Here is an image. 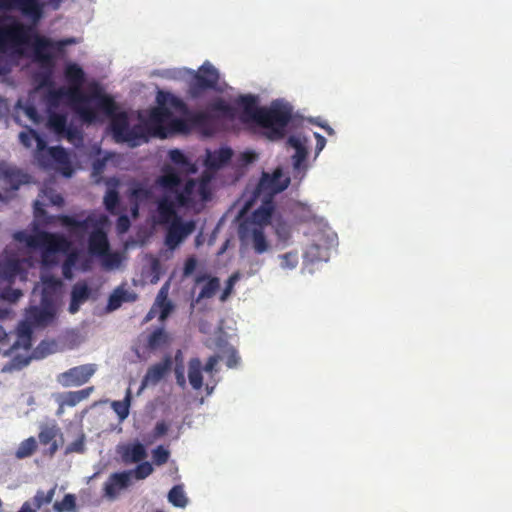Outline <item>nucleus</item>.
Masks as SVG:
<instances>
[{
	"instance_id": "f257e3e1",
	"label": "nucleus",
	"mask_w": 512,
	"mask_h": 512,
	"mask_svg": "<svg viewBox=\"0 0 512 512\" xmlns=\"http://www.w3.org/2000/svg\"><path fill=\"white\" fill-rule=\"evenodd\" d=\"M156 184L163 190L164 196L158 202V211L162 218L169 219L176 215V208L186 207L193 202L196 181L188 179L180 188L181 177L171 168L163 169V174L156 180Z\"/></svg>"
},
{
	"instance_id": "f03ea898",
	"label": "nucleus",
	"mask_w": 512,
	"mask_h": 512,
	"mask_svg": "<svg viewBox=\"0 0 512 512\" xmlns=\"http://www.w3.org/2000/svg\"><path fill=\"white\" fill-rule=\"evenodd\" d=\"M156 100L158 106L150 110L145 124L142 125L145 128L146 141H148V136L167 137L168 122L171 118L169 108L182 114L188 113L186 103L170 92L158 91Z\"/></svg>"
},
{
	"instance_id": "7ed1b4c3",
	"label": "nucleus",
	"mask_w": 512,
	"mask_h": 512,
	"mask_svg": "<svg viewBox=\"0 0 512 512\" xmlns=\"http://www.w3.org/2000/svg\"><path fill=\"white\" fill-rule=\"evenodd\" d=\"M292 116L293 108L290 104L275 100L269 107H263L257 125L266 130L268 139L281 140L285 137Z\"/></svg>"
},
{
	"instance_id": "20e7f679",
	"label": "nucleus",
	"mask_w": 512,
	"mask_h": 512,
	"mask_svg": "<svg viewBox=\"0 0 512 512\" xmlns=\"http://www.w3.org/2000/svg\"><path fill=\"white\" fill-rule=\"evenodd\" d=\"M4 259V261H0V298L14 303L23 295L20 289L12 287L17 277L25 278L22 263L34 260L35 258Z\"/></svg>"
},
{
	"instance_id": "39448f33",
	"label": "nucleus",
	"mask_w": 512,
	"mask_h": 512,
	"mask_svg": "<svg viewBox=\"0 0 512 512\" xmlns=\"http://www.w3.org/2000/svg\"><path fill=\"white\" fill-rule=\"evenodd\" d=\"M75 92L76 91L74 89H67L66 87L50 89L46 95V102L49 110L52 108H58L61 101L66 98L69 100L73 110L79 115L83 122L92 123L96 121V110L82 102L77 96H75Z\"/></svg>"
},
{
	"instance_id": "423d86ee",
	"label": "nucleus",
	"mask_w": 512,
	"mask_h": 512,
	"mask_svg": "<svg viewBox=\"0 0 512 512\" xmlns=\"http://www.w3.org/2000/svg\"><path fill=\"white\" fill-rule=\"evenodd\" d=\"M110 129L117 143H127L130 147H136L142 142H146L145 128L140 124L130 127L125 112H120L112 117Z\"/></svg>"
},
{
	"instance_id": "0eeeda50",
	"label": "nucleus",
	"mask_w": 512,
	"mask_h": 512,
	"mask_svg": "<svg viewBox=\"0 0 512 512\" xmlns=\"http://www.w3.org/2000/svg\"><path fill=\"white\" fill-rule=\"evenodd\" d=\"M32 27L26 26L10 16H0V52H6L26 44L29 40V33Z\"/></svg>"
},
{
	"instance_id": "6e6552de",
	"label": "nucleus",
	"mask_w": 512,
	"mask_h": 512,
	"mask_svg": "<svg viewBox=\"0 0 512 512\" xmlns=\"http://www.w3.org/2000/svg\"><path fill=\"white\" fill-rule=\"evenodd\" d=\"M217 69L209 62H205L193 74L188 84V94L192 99H199L204 92L215 90L219 82Z\"/></svg>"
},
{
	"instance_id": "1a4fd4ad",
	"label": "nucleus",
	"mask_w": 512,
	"mask_h": 512,
	"mask_svg": "<svg viewBox=\"0 0 512 512\" xmlns=\"http://www.w3.org/2000/svg\"><path fill=\"white\" fill-rule=\"evenodd\" d=\"M71 242L66 236L59 233L47 231H38V248L42 252L41 256H53L58 253L63 256H79L76 252H70Z\"/></svg>"
},
{
	"instance_id": "9d476101",
	"label": "nucleus",
	"mask_w": 512,
	"mask_h": 512,
	"mask_svg": "<svg viewBox=\"0 0 512 512\" xmlns=\"http://www.w3.org/2000/svg\"><path fill=\"white\" fill-rule=\"evenodd\" d=\"M109 225L106 215H100L98 225L90 232L87 240L88 256H120L110 252V243L105 228Z\"/></svg>"
},
{
	"instance_id": "9b49d317",
	"label": "nucleus",
	"mask_w": 512,
	"mask_h": 512,
	"mask_svg": "<svg viewBox=\"0 0 512 512\" xmlns=\"http://www.w3.org/2000/svg\"><path fill=\"white\" fill-rule=\"evenodd\" d=\"M44 9L45 3L41 0H0V11H18L33 23L42 19Z\"/></svg>"
},
{
	"instance_id": "f8f14e48",
	"label": "nucleus",
	"mask_w": 512,
	"mask_h": 512,
	"mask_svg": "<svg viewBox=\"0 0 512 512\" xmlns=\"http://www.w3.org/2000/svg\"><path fill=\"white\" fill-rule=\"evenodd\" d=\"M272 218L271 207H260L254 211L252 219H246L239 225L238 235L243 244L249 245L252 237L261 229L262 223H268Z\"/></svg>"
},
{
	"instance_id": "ddd939ff",
	"label": "nucleus",
	"mask_w": 512,
	"mask_h": 512,
	"mask_svg": "<svg viewBox=\"0 0 512 512\" xmlns=\"http://www.w3.org/2000/svg\"><path fill=\"white\" fill-rule=\"evenodd\" d=\"M38 248V231L34 234L19 230L12 234V241L4 249L2 256H22Z\"/></svg>"
},
{
	"instance_id": "4468645a",
	"label": "nucleus",
	"mask_w": 512,
	"mask_h": 512,
	"mask_svg": "<svg viewBox=\"0 0 512 512\" xmlns=\"http://www.w3.org/2000/svg\"><path fill=\"white\" fill-rule=\"evenodd\" d=\"M36 159L39 165L43 168L50 167L52 162H54L59 165V168L64 176L70 177L72 175L73 169L71 167L69 156L66 150L61 146L48 148L47 144L45 143L42 156L40 157L39 155H36Z\"/></svg>"
},
{
	"instance_id": "2eb2a0df",
	"label": "nucleus",
	"mask_w": 512,
	"mask_h": 512,
	"mask_svg": "<svg viewBox=\"0 0 512 512\" xmlns=\"http://www.w3.org/2000/svg\"><path fill=\"white\" fill-rule=\"evenodd\" d=\"M95 364H84L72 367L57 376V382L63 387L81 386L95 374Z\"/></svg>"
},
{
	"instance_id": "dca6fc26",
	"label": "nucleus",
	"mask_w": 512,
	"mask_h": 512,
	"mask_svg": "<svg viewBox=\"0 0 512 512\" xmlns=\"http://www.w3.org/2000/svg\"><path fill=\"white\" fill-rule=\"evenodd\" d=\"M188 119L170 118L168 122L167 136L173 133H188L192 127H205L211 121V115L207 112H189Z\"/></svg>"
},
{
	"instance_id": "f3484780",
	"label": "nucleus",
	"mask_w": 512,
	"mask_h": 512,
	"mask_svg": "<svg viewBox=\"0 0 512 512\" xmlns=\"http://www.w3.org/2000/svg\"><path fill=\"white\" fill-rule=\"evenodd\" d=\"M290 183V179L283 177L281 169H276L271 175L263 173L260 181L255 189V195L261 194L274 195L284 191Z\"/></svg>"
},
{
	"instance_id": "a211bd4d",
	"label": "nucleus",
	"mask_w": 512,
	"mask_h": 512,
	"mask_svg": "<svg viewBox=\"0 0 512 512\" xmlns=\"http://www.w3.org/2000/svg\"><path fill=\"white\" fill-rule=\"evenodd\" d=\"M195 229L196 225L194 221H183L181 218H175L168 227L166 234V244L170 248H175L185 238L192 234Z\"/></svg>"
},
{
	"instance_id": "6ab92c4d",
	"label": "nucleus",
	"mask_w": 512,
	"mask_h": 512,
	"mask_svg": "<svg viewBox=\"0 0 512 512\" xmlns=\"http://www.w3.org/2000/svg\"><path fill=\"white\" fill-rule=\"evenodd\" d=\"M57 219L61 225L67 227L71 233L77 236H82L85 232H87V230L91 229L92 231L98 225L100 216L89 214L84 219H78L77 217L71 215H58Z\"/></svg>"
},
{
	"instance_id": "aec40b11",
	"label": "nucleus",
	"mask_w": 512,
	"mask_h": 512,
	"mask_svg": "<svg viewBox=\"0 0 512 512\" xmlns=\"http://www.w3.org/2000/svg\"><path fill=\"white\" fill-rule=\"evenodd\" d=\"M63 282L60 278L53 275L42 274L41 276V303L55 305L60 297Z\"/></svg>"
},
{
	"instance_id": "412c9836",
	"label": "nucleus",
	"mask_w": 512,
	"mask_h": 512,
	"mask_svg": "<svg viewBox=\"0 0 512 512\" xmlns=\"http://www.w3.org/2000/svg\"><path fill=\"white\" fill-rule=\"evenodd\" d=\"M0 182L5 191H17L30 182V176L19 168L5 166L0 168Z\"/></svg>"
},
{
	"instance_id": "4be33fe9",
	"label": "nucleus",
	"mask_w": 512,
	"mask_h": 512,
	"mask_svg": "<svg viewBox=\"0 0 512 512\" xmlns=\"http://www.w3.org/2000/svg\"><path fill=\"white\" fill-rule=\"evenodd\" d=\"M64 76L69 84L67 89H74L76 91L75 96L88 105L89 97L82 91V86L85 82L83 69L76 63H70L65 67Z\"/></svg>"
},
{
	"instance_id": "5701e85b",
	"label": "nucleus",
	"mask_w": 512,
	"mask_h": 512,
	"mask_svg": "<svg viewBox=\"0 0 512 512\" xmlns=\"http://www.w3.org/2000/svg\"><path fill=\"white\" fill-rule=\"evenodd\" d=\"M57 307L40 302V306H32L27 310L26 317L35 327H46L54 322Z\"/></svg>"
},
{
	"instance_id": "b1692460",
	"label": "nucleus",
	"mask_w": 512,
	"mask_h": 512,
	"mask_svg": "<svg viewBox=\"0 0 512 512\" xmlns=\"http://www.w3.org/2000/svg\"><path fill=\"white\" fill-rule=\"evenodd\" d=\"M172 358L170 355L164 356L162 361L153 364L147 369L145 376L142 379L140 389H144L149 385L158 384L171 370Z\"/></svg>"
},
{
	"instance_id": "393cba45",
	"label": "nucleus",
	"mask_w": 512,
	"mask_h": 512,
	"mask_svg": "<svg viewBox=\"0 0 512 512\" xmlns=\"http://www.w3.org/2000/svg\"><path fill=\"white\" fill-rule=\"evenodd\" d=\"M50 49L55 50L54 41L47 37L35 34L33 43L35 60L43 66L51 67L53 65V56L49 52Z\"/></svg>"
},
{
	"instance_id": "a878e982",
	"label": "nucleus",
	"mask_w": 512,
	"mask_h": 512,
	"mask_svg": "<svg viewBox=\"0 0 512 512\" xmlns=\"http://www.w3.org/2000/svg\"><path fill=\"white\" fill-rule=\"evenodd\" d=\"M132 471L112 473L104 483L105 495L114 499L120 490L127 488L131 483Z\"/></svg>"
},
{
	"instance_id": "bb28decb",
	"label": "nucleus",
	"mask_w": 512,
	"mask_h": 512,
	"mask_svg": "<svg viewBox=\"0 0 512 512\" xmlns=\"http://www.w3.org/2000/svg\"><path fill=\"white\" fill-rule=\"evenodd\" d=\"M201 283H203V286L195 299L196 303H199L203 299L213 298L220 289V279L208 273H200L195 277V284L198 285Z\"/></svg>"
},
{
	"instance_id": "cd10ccee",
	"label": "nucleus",
	"mask_w": 512,
	"mask_h": 512,
	"mask_svg": "<svg viewBox=\"0 0 512 512\" xmlns=\"http://www.w3.org/2000/svg\"><path fill=\"white\" fill-rule=\"evenodd\" d=\"M117 453L125 464L139 463L147 456L146 449L140 442L120 445Z\"/></svg>"
},
{
	"instance_id": "c85d7f7f",
	"label": "nucleus",
	"mask_w": 512,
	"mask_h": 512,
	"mask_svg": "<svg viewBox=\"0 0 512 512\" xmlns=\"http://www.w3.org/2000/svg\"><path fill=\"white\" fill-rule=\"evenodd\" d=\"M90 101H94L96 104V108L109 116L111 119L114 115H116L117 105L112 97L102 93L101 89L98 86L92 90V92L88 95Z\"/></svg>"
},
{
	"instance_id": "c756f323",
	"label": "nucleus",
	"mask_w": 512,
	"mask_h": 512,
	"mask_svg": "<svg viewBox=\"0 0 512 512\" xmlns=\"http://www.w3.org/2000/svg\"><path fill=\"white\" fill-rule=\"evenodd\" d=\"M91 288L85 281H78L72 286L71 299L68 311L75 314L79 311L82 304H84L91 296Z\"/></svg>"
},
{
	"instance_id": "7c9ffc66",
	"label": "nucleus",
	"mask_w": 512,
	"mask_h": 512,
	"mask_svg": "<svg viewBox=\"0 0 512 512\" xmlns=\"http://www.w3.org/2000/svg\"><path fill=\"white\" fill-rule=\"evenodd\" d=\"M236 104L243 111V120H251L256 124L259 121L263 107L257 106V97L254 95H242L236 100Z\"/></svg>"
},
{
	"instance_id": "2f4dec72",
	"label": "nucleus",
	"mask_w": 512,
	"mask_h": 512,
	"mask_svg": "<svg viewBox=\"0 0 512 512\" xmlns=\"http://www.w3.org/2000/svg\"><path fill=\"white\" fill-rule=\"evenodd\" d=\"M165 273L161 258H150L149 263L142 268L141 277L145 282L156 284Z\"/></svg>"
},
{
	"instance_id": "473e14b6",
	"label": "nucleus",
	"mask_w": 512,
	"mask_h": 512,
	"mask_svg": "<svg viewBox=\"0 0 512 512\" xmlns=\"http://www.w3.org/2000/svg\"><path fill=\"white\" fill-rule=\"evenodd\" d=\"M207 113L211 115V119L213 117H221L225 119L233 120L236 115V109L228 104L224 99L217 98L210 102L207 107Z\"/></svg>"
},
{
	"instance_id": "72a5a7b5",
	"label": "nucleus",
	"mask_w": 512,
	"mask_h": 512,
	"mask_svg": "<svg viewBox=\"0 0 512 512\" xmlns=\"http://www.w3.org/2000/svg\"><path fill=\"white\" fill-rule=\"evenodd\" d=\"M233 152L230 148H220L214 152H208L205 160L207 168L217 170L226 165L232 158Z\"/></svg>"
},
{
	"instance_id": "f704fd0d",
	"label": "nucleus",
	"mask_w": 512,
	"mask_h": 512,
	"mask_svg": "<svg viewBox=\"0 0 512 512\" xmlns=\"http://www.w3.org/2000/svg\"><path fill=\"white\" fill-rule=\"evenodd\" d=\"M287 143L289 146L295 149V154L293 155L294 166L300 167L308 155V139L300 135H292L288 138Z\"/></svg>"
},
{
	"instance_id": "c9c22d12",
	"label": "nucleus",
	"mask_w": 512,
	"mask_h": 512,
	"mask_svg": "<svg viewBox=\"0 0 512 512\" xmlns=\"http://www.w3.org/2000/svg\"><path fill=\"white\" fill-rule=\"evenodd\" d=\"M137 299V294L130 292L123 286H119L111 293L107 303V310L114 311L118 309L124 302H134Z\"/></svg>"
},
{
	"instance_id": "e433bc0d",
	"label": "nucleus",
	"mask_w": 512,
	"mask_h": 512,
	"mask_svg": "<svg viewBox=\"0 0 512 512\" xmlns=\"http://www.w3.org/2000/svg\"><path fill=\"white\" fill-rule=\"evenodd\" d=\"M33 327H35L34 324L26 317L18 326V339L11 348L18 349L23 346L25 350H29L32 346Z\"/></svg>"
},
{
	"instance_id": "4c0bfd02",
	"label": "nucleus",
	"mask_w": 512,
	"mask_h": 512,
	"mask_svg": "<svg viewBox=\"0 0 512 512\" xmlns=\"http://www.w3.org/2000/svg\"><path fill=\"white\" fill-rule=\"evenodd\" d=\"M19 140L23 144V146L27 148L32 147L33 142H36L37 149L35 152V156H42L43 148H45V140L36 130L27 127V130L20 132Z\"/></svg>"
},
{
	"instance_id": "58836bf2",
	"label": "nucleus",
	"mask_w": 512,
	"mask_h": 512,
	"mask_svg": "<svg viewBox=\"0 0 512 512\" xmlns=\"http://www.w3.org/2000/svg\"><path fill=\"white\" fill-rule=\"evenodd\" d=\"M202 362L199 358H191L188 362V380L194 390L203 387Z\"/></svg>"
},
{
	"instance_id": "ea45409f",
	"label": "nucleus",
	"mask_w": 512,
	"mask_h": 512,
	"mask_svg": "<svg viewBox=\"0 0 512 512\" xmlns=\"http://www.w3.org/2000/svg\"><path fill=\"white\" fill-rule=\"evenodd\" d=\"M169 287V282H166L160 288L155 301V305L160 308L159 319L161 321L165 320L174 308L172 302L168 299Z\"/></svg>"
},
{
	"instance_id": "a19ab883",
	"label": "nucleus",
	"mask_w": 512,
	"mask_h": 512,
	"mask_svg": "<svg viewBox=\"0 0 512 512\" xmlns=\"http://www.w3.org/2000/svg\"><path fill=\"white\" fill-rule=\"evenodd\" d=\"M58 434H59V428H57L55 425H53V426H43L38 435L39 441L42 445L50 444L49 454L51 456H53L59 448V446L55 440V438L57 437Z\"/></svg>"
},
{
	"instance_id": "79ce46f5",
	"label": "nucleus",
	"mask_w": 512,
	"mask_h": 512,
	"mask_svg": "<svg viewBox=\"0 0 512 512\" xmlns=\"http://www.w3.org/2000/svg\"><path fill=\"white\" fill-rule=\"evenodd\" d=\"M169 343V334L163 328H157L148 336L147 348L155 351L167 346Z\"/></svg>"
},
{
	"instance_id": "37998d69",
	"label": "nucleus",
	"mask_w": 512,
	"mask_h": 512,
	"mask_svg": "<svg viewBox=\"0 0 512 512\" xmlns=\"http://www.w3.org/2000/svg\"><path fill=\"white\" fill-rule=\"evenodd\" d=\"M67 125L68 124H67V115L66 114L49 111L48 119H47V126L56 135L62 136L63 131L66 130Z\"/></svg>"
},
{
	"instance_id": "c03bdc74",
	"label": "nucleus",
	"mask_w": 512,
	"mask_h": 512,
	"mask_svg": "<svg viewBox=\"0 0 512 512\" xmlns=\"http://www.w3.org/2000/svg\"><path fill=\"white\" fill-rule=\"evenodd\" d=\"M93 390V387H87L82 390L67 392L61 401V408L64 406L73 407L77 405L81 401L87 399Z\"/></svg>"
},
{
	"instance_id": "a18cd8bd",
	"label": "nucleus",
	"mask_w": 512,
	"mask_h": 512,
	"mask_svg": "<svg viewBox=\"0 0 512 512\" xmlns=\"http://www.w3.org/2000/svg\"><path fill=\"white\" fill-rule=\"evenodd\" d=\"M126 258H85L83 263L84 269H87L94 260H98L101 268L105 271H112L120 269L123 265V260Z\"/></svg>"
},
{
	"instance_id": "49530a36",
	"label": "nucleus",
	"mask_w": 512,
	"mask_h": 512,
	"mask_svg": "<svg viewBox=\"0 0 512 512\" xmlns=\"http://www.w3.org/2000/svg\"><path fill=\"white\" fill-rule=\"evenodd\" d=\"M131 399H132L131 390L127 389L126 395L122 401L112 402V408H113L114 412L118 415V417L121 421L126 419L129 415Z\"/></svg>"
},
{
	"instance_id": "de8ad7c7",
	"label": "nucleus",
	"mask_w": 512,
	"mask_h": 512,
	"mask_svg": "<svg viewBox=\"0 0 512 512\" xmlns=\"http://www.w3.org/2000/svg\"><path fill=\"white\" fill-rule=\"evenodd\" d=\"M168 501L175 507L183 508L187 505L188 499L181 485H175L168 493Z\"/></svg>"
},
{
	"instance_id": "09e8293b",
	"label": "nucleus",
	"mask_w": 512,
	"mask_h": 512,
	"mask_svg": "<svg viewBox=\"0 0 512 512\" xmlns=\"http://www.w3.org/2000/svg\"><path fill=\"white\" fill-rule=\"evenodd\" d=\"M56 485H54L48 492L38 490L33 497L32 505L36 510L40 509L43 505L50 504L54 498Z\"/></svg>"
},
{
	"instance_id": "8fccbe9b",
	"label": "nucleus",
	"mask_w": 512,
	"mask_h": 512,
	"mask_svg": "<svg viewBox=\"0 0 512 512\" xmlns=\"http://www.w3.org/2000/svg\"><path fill=\"white\" fill-rule=\"evenodd\" d=\"M272 225L275 229L277 236L281 240L289 239L291 235V225L284 220L281 216L273 218Z\"/></svg>"
},
{
	"instance_id": "3c124183",
	"label": "nucleus",
	"mask_w": 512,
	"mask_h": 512,
	"mask_svg": "<svg viewBox=\"0 0 512 512\" xmlns=\"http://www.w3.org/2000/svg\"><path fill=\"white\" fill-rule=\"evenodd\" d=\"M37 448V443L34 437H29L28 439L22 441L19 447L16 450V457L18 459H23L31 456Z\"/></svg>"
},
{
	"instance_id": "603ef678",
	"label": "nucleus",
	"mask_w": 512,
	"mask_h": 512,
	"mask_svg": "<svg viewBox=\"0 0 512 512\" xmlns=\"http://www.w3.org/2000/svg\"><path fill=\"white\" fill-rule=\"evenodd\" d=\"M53 508L56 512H70L76 508V498L73 494H66L60 502H55Z\"/></svg>"
},
{
	"instance_id": "864d4df0",
	"label": "nucleus",
	"mask_w": 512,
	"mask_h": 512,
	"mask_svg": "<svg viewBox=\"0 0 512 512\" xmlns=\"http://www.w3.org/2000/svg\"><path fill=\"white\" fill-rule=\"evenodd\" d=\"M242 274L236 271L230 275L225 283V287L220 295V301L225 302L229 296L233 293L235 284L241 279Z\"/></svg>"
},
{
	"instance_id": "5fc2aeb1",
	"label": "nucleus",
	"mask_w": 512,
	"mask_h": 512,
	"mask_svg": "<svg viewBox=\"0 0 512 512\" xmlns=\"http://www.w3.org/2000/svg\"><path fill=\"white\" fill-rule=\"evenodd\" d=\"M119 194L115 189H109L104 196V205L108 212L114 213L119 206Z\"/></svg>"
},
{
	"instance_id": "6e6d98bb",
	"label": "nucleus",
	"mask_w": 512,
	"mask_h": 512,
	"mask_svg": "<svg viewBox=\"0 0 512 512\" xmlns=\"http://www.w3.org/2000/svg\"><path fill=\"white\" fill-rule=\"evenodd\" d=\"M169 457V450L162 445H159L152 450V460L153 464H155L156 466H162L166 464L169 460Z\"/></svg>"
},
{
	"instance_id": "4d7b16f0",
	"label": "nucleus",
	"mask_w": 512,
	"mask_h": 512,
	"mask_svg": "<svg viewBox=\"0 0 512 512\" xmlns=\"http://www.w3.org/2000/svg\"><path fill=\"white\" fill-rule=\"evenodd\" d=\"M153 466L151 463L145 461V462H139L136 468L132 471V476H134L137 480H143L147 478L149 475L153 473Z\"/></svg>"
},
{
	"instance_id": "13d9d810",
	"label": "nucleus",
	"mask_w": 512,
	"mask_h": 512,
	"mask_svg": "<svg viewBox=\"0 0 512 512\" xmlns=\"http://www.w3.org/2000/svg\"><path fill=\"white\" fill-rule=\"evenodd\" d=\"M256 253H263L267 249V241L264 235L263 228H261L250 240V243Z\"/></svg>"
},
{
	"instance_id": "bf43d9fd",
	"label": "nucleus",
	"mask_w": 512,
	"mask_h": 512,
	"mask_svg": "<svg viewBox=\"0 0 512 512\" xmlns=\"http://www.w3.org/2000/svg\"><path fill=\"white\" fill-rule=\"evenodd\" d=\"M83 258H65L62 264V274L65 279L73 278V269Z\"/></svg>"
},
{
	"instance_id": "052dcab7",
	"label": "nucleus",
	"mask_w": 512,
	"mask_h": 512,
	"mask_svg": "<svg viewBox=\"0 0 512 512\" xmlns=\"http://www.w3.org/2000/svg\"><path fill=\"white\" fill-rule=\"evenodd\" d=\"M34 215L37 220H43L47 225L53 222L54 217L47 214L39 201H35L34 203Z\"/></svg>"
},
{
	"instance_id": "680f3d73",
	"label": "nucleus",
	"mask_w": 512,
	"mask_h": 512,
	"mask_svg": "<svg viewBox=\"0 0 512 512\" xmlns=\"http://www.w3.org/2000/svg\"><path fill=\"white\" fill-rule=\"evenodd\" d=\"M220 359L221 358L219 355L210 356L208 358L206 364L204 366H202V370H204L205 372H207L209 374L218 372V369L216 368V366L218 365Z\"/></svg>"
},
{
	"instance_id": "e2e57ef3",
	"label": "nucleus",
	"mask_w": 512,
	"mask_h": 512,
	"mask_svg": "<svg viewBox=\"0 0 512 512\" xmlns=\"http://www.w3.org/2000/svg\"><path fill=\"white\" fill-rule=\"evenodd\" d=\"M169 158L173 163L177 165H186L188 162L184 153L178 149L170 150Z\"/></svg>"
},
{
	"instance_id": "0e129e2a",
	"label": "nucleus",
	"mask_w": 512,
	"mask_h": 512,
	"mask_svg": "<svg viewBox=\"0 0 512 512\" xmlns=\"http://www.w3.org/2000/svg\"><path fill=\"white\" fill-rule=\"evenodd\" d=\"M13 63L6 55H0V76H6L12 71Z\"/></svg>"
},
{
	"instance_id": "69168bd1",
	"label": "nucleus",
	"mask_w": 512,
	"mask_h": 512,
	"mask_svg": "<svg viewBox=\"0 0 512 512\" xmlns=\"http://www.w3.org/2000/svg\"><path fill=\"white\" fill-rule=\"evenodd\" d=\"M62 136L66 137V139L70 142L74 141L75 139H82L81 132L72 125H67L66 130L63 131Z\"/></svg>"
},
{
	"instance_id": "338daca9",
	"label": "nucleus",
	"mask_w": 512,
	"mask_h": 512,
	"mask_svg": "<svg viewBox=\"0 0 512 512\" xmlns=\"http://www.w3.org/2000/svg\"><path fill=\"white\" fill-rule=\"evenodd\" d=\"M151 192L145 187H137L132 190V196L137 201H145L150 198Z\"/></svg>"
},
{
	"instance_id": "774afa93",
	"label": "nucleus",
	"mask_w": 512,
	"mask_h": 512,
	"mask_svg": "<svg viewBox=\"0 0 512 512\" xmlns=\"http://www.w3.org/2000/svg\"><path fill=\"white\" fill-rule=\"evenodd\" d=\"M25 115L32 120L33 122L37 123L39 121V114L36 109V107L32 104H26L22 107Z\"/></svg>"
}]
</instances>
